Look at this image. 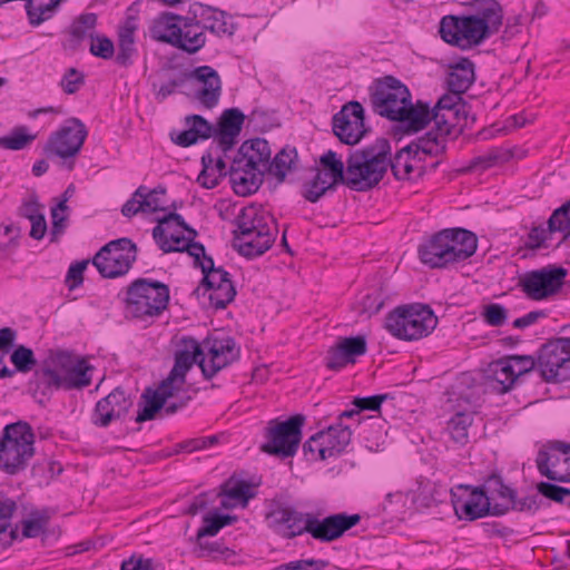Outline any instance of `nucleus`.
Returning a JSON list of instances; mask_svg holds the SVG:
<instances>
[{"mask_svg": "<svg viewBox=\"0 0 570 570\" xmlns=\"http://www.w3.org/2000/svg\"><path fill=\"white\" fill-rule=\"evenodd\" d=\"M124 302L126 317H157L168 307L169 287L159 281L137 278L127 286Z\"/></svg>", "mask_w": 570, "mask_h": 570, "instance_id": "423d86ee", "label": "nucleus"}, {"mask_svg": "<svg viewBox=\"0 0 570 570\" xmlns=\"http://www.w3.org/2000/svg\"><path fill=\"white\" fill-rule=\"evenodd\" d=\"M439 32L446 43L461 49L478 46L493 35L483 20L472 14L444 16L440 21Z\"/></svg>", "mask_w": 570, "mask_h": 570, "instance_id": "9b49d317", "label": "nucleus"}, {"mask_svg": "<svg viewBox=\"0 0 570 570\" xmlns=\"http://www.w3.org/2000/svg\"><path fill=\"white\" fill-rule=\"evenodd\" d=\"M438 325L433 309L421 303L401 305L385 318V328L396 338L416 341L426 337Z\"/></svg>", "mask_w": 570, "mask_h": 570, "instance_id": "0eeeda50", "label": "nucleus"}, {"mask_svg": "<svg viewBox=\"0 0 570 570\" xmlns=\"http://www.w3.org/2000/svg\"><path fill=\"white\" fill-rule=\"evenodd\" d=\"M203 354L202 342L193 336H183L174 355V366L164 381L181 392L186 384L187 373L194 364L199 366Z\"/></svg>", "mask_w": 570, "mask_h": 570, "instance_id": "5701e85b", "label": "nucleus"}, {"mask_svg": "<svg viewBox=\"0 0 570 570\" xmlns=\"http://www.w3.org/2000/svg\"><path fill=\"white\" fill-rule=\"evenodd\" d=\"M131 406L130 395L126 393L125 389L117 386L96 403L91 423L97 428H108L114 421L124 419Z\"/></svg>", "mask_w": 570, "mask_h": 570, "instance_id": "b1692460", "label": "nucleus"}, {"mask_svg": "<svg viewBox=\"0 0 570 570\" xmlns=\"http://www.w3.org/2000/svg\"><path fill=\"white\" fill-rule=\"evenodd\" d=\"M237 229L233 232L237 252L247 258L266 253L275 242L276 222L263 208L247 206L235 218Z\"/></svg>", "mask_w": 570, "mask_h": 570, "instance_id": "7ed1b4c3", "label": "nucleus"}, {"mask_svg": "<svg viewBox=\"0 0 570 570\" xmlns=\"http://www.w3.org/2000/svg\"><path fill=\"white\" fill-rule=\"evenodd\" d=\"M62 471L63 468L60 462L48 458L38 460L31 468L32 476L43 479L47 482L60 475Z\"/></svg>", "mask_w": 570, "mask_h": 570, "instance_id": "69168bd1", "label": "nucleus"}, {"mask_svg": "<svg viewBox=\"0 0 570 570\" xmlns=\"http://www.w3.org/2000/svg\"><path fill=\"white\" fill-rule=\"evenodd\" d=\"M485 376L488 385L500 394L507 393L518 383L514 365L507 357L491 362Z\"/></svg>", "mask_w": 570, "mask_h": 570, "instance_id": "2f4dec72", "label": "nucleus"}, {"mask_svg": "<svg viewBox=\"0 0 570 570\" xmlns=\"http://www.w3.org/2000/svg\"><path fill=\"white\" fill-rule=\"evenodd\" d=\"M178 390L166 381H161L156 389L146 387L140 395L139 410L136 422L142 423L155 420L157 414L163 413L166 401L178 396Z\"/></svg>", "mask_w": 570, "mask_h": 570, "instance_id": "cd10ccee", "label": "nucleus"}, {"mask_svg": "<svg viewBox=\"0 0 570 570\" xmlns=\"http://www.w3.org/2000/svg\"><path fill=\"white\" fill-rule=\"evenodd\" d=\"M298 154L295 147L286 145L268 163L267 171L283 183L287 173L297 168Z\"/></svg>", "mask_w": 570, "mask_h": 570, "instance_id": "a19ab883", "label": "nucleus"}, {"mask_svg": "<svg viewBox=\"0 0 570 570\" xmlns=\"http://www.w3.org/2000/svg\"><path fill=\"white\" fill-rule=\"evenodd\" d=\"M36 139L26 126L14 127L9 135L0 137V147L8 150H22Z\"/></svg>", "mask_w": 570, "mask_h": 570, "instance_id": "13d9d810", "label": "nucleus"}, {"mask_svg": "<svg viewBox=\"0 0 570 570\" xmlns=\"http://www.w3.org/2000/svg\"><path fill=\"white\" fill-rule=\"evenodd\" d=\"M137 245L127 237L110 240L94 256L91 263L104 278L126 275L137 259Z\"/></svg>", "mask_w": 570, "mask_h": 570, "instance_id": "ddd939ff", "label": "nucleus"}, {"mask_svg": "<svg viewBox=\"0 0 570 570\" xmlns=\"http://www.w3.org/2000/svg\"><path fill=\"white\" fill-rule=\"evenodd\" d=\"M246 116L238 108L225 109L215 125V141L227 157V153L236 145Z\"/></svg>", "mask_w": 570, "mask_h": 570, "instance_id": "c756f323", "label": "nucleus"}, {"mask_svg": "<svg viewBox=\"0 0 570 570\" xmlns=\"http://www.w3.org/2000/svg\"><path fill=\"white\" fill-rule=\"evenodd\" d=\"M181 29L180 43H177L176 48L188 53H196L205 46L206 35L193 14L188 13L185 17Z\"/></svg>", "mask_w": 570, "mask_h": 570, "instance_id": "e433bc0d", "label": "nucleus"}, {"mask_svg": "<svg viewBox=\"0 0 570 570\" xmlns=\"http://www.w3.org/2000/svg\"><path fill=\"white\" fill-rule=\"evenodd\" d=\"M189 80L199 87L194 90L195 99L206 109L215 108L222 96V80L218 72L210 66H199L189 71Z\"/></svg>", "mask_w": 570, "mask_h": 570, "instance_id": "a878e982", "label": "nucleus"}, {"mask_svg": "<svg viewBox=\"0 0 570 570\" xmlns=\"http://www.w3.org/2000/svg\"><path fill=\"white\" fill-rule=\"evenodd\" d=\"M137 26L134 18H128L118 32V52L116 55V62L121 67H129L134 63V57L138 55L135 46V32Z\"/></svg>", "mask_w": 570, "mask_h": 570, "instance_id": "f704fd0d", "label": "nucleus"}, {"mask_svg": "<svg viewBox=\"0 0 570 570\" xmlns=\"http://www.w3.org/2000/svg\"><path fill=\"white\" fill-rule=\"evenodd\" d=\"M194 554L197 558H210L214 561H225L234 563V558L236 557V552L226 547L220 541L208 542L200 539V541H194Z\"/></svg>", "mask_w": 570, "mask_h": 570, "instance_id": "a18cd8bd", "label": "nucleus"}, {"mask_svg": "<svg viewBox=\"0 0 570 570\" xmlns=\"http://www.w3.org/2000/svg\"><path fill=\"white\" fill-rule=\"evenodd\" d=\"M352 440V425L336 422L327 429L318 431L302 445L306 461H324L342 454Z\"/></svg>", "mask_w": 570, "mask_h": 570, "instance_id": "f8f14e48", "label": "nucleus"}, {"mask_svg": "<svg viewBox=\"0 0 570 570\" xmlns=\"http://www.w3.org/2000/svg\"><path fill=\"white\" fill-rule=\"evenodd\" d=\"M10 361L14 365L16 371L20 373L30 372L37 364L33 351L24 345H19L13 350Z\"/></svg>", "mask_w": 570, "mask_h": 570, "instance_id": "680f3d73", "label": "nucleus"}, {"mask_svg": "<svg viewBox=\"0 0 570 570\" xmlns=\"http://www.w3.org/2000/svg\"><path fill=\"white\" fill-rule=\"evenodd\" d=\"M411 98L407 86L391 75L374 79L368 87V101L373 112L391 121L397 119L402 107L410 104Z\"/></svg>", "mask_w": 570, "mask_h": 570, "instance_id": "1a4fd4ad", "label": "nucleus"}, {"mask_svg": "<svg viewBox=\"0 0 570 570\" xmlns=\"http://www.w3.org/2000/svg\"><path fill=\"white\" fill-rule=\"evenodd\" d=\"M451 503L459 520L474 521L488 515L501 517L495 513L497 504H490L481 488L473 485H459L451 490Z\"/></svg>", "mask_w": 570, "mask_h": 570, "instance_id": "6ab92c4d", "label": "nucleus"}, {"mask_svg": "<svg viewBox=\"0 0 570 570\" xmlns=\"http://www.w3.org/2000/svg\"><path fill=\"white\" fill-rule=\"evenodd\" d=\"M365 423L370 426L368 431H363V442L365 448L372 452L381 451L385 443V433L382 431L381 421L379 420V422L375 423V421L372 420L366 421Z\"/></svg>", "mask_w": 570, "mask_h": 570, "instance_id": "0e129e2a", "label": "nucleus"}, {"mask_svg": "<svg viewBox=\"0 0 570 570\" xmlns=\"http://www.w3.org/2000/svg\"><path fill=\"white\" fill-rule=\"evenodd\" d=\"M203 357L199 368L207 381L240 357V347L232 336H207L202 341Z\"/></svg>", "mask_w": 570, "mask_h": 570, "instance_id": "2eb2a0df", "label": "nucleus"}, {"mask_svg": "<svg viewBox=\"0 0 570 570\" xmlns=\"http://www.w3.org/2000/svg\"><path fill=\"white\" fill-rule=\"evenodd\" d=\"M364 108L358 101H350L333 116V132L340 141L346 145H356L367 134L365 128Z\"/></svg>", "mask_w": 570, "mask_h": 570, "instance_id": "aec40b11", "label": "nucleus"}, {"mask_svg": "<svg viewBox=\"0 0 570 570\" xmlns=\"http://www.w3.org/2000/svg\"><path fill=\"white\" fill-rule=\"evenodd\" d=\"M161 250L165 254L185 253L186 252L189 256H191L194 258V267L200 268V269H202V266L207 265L206 264L207 259H213L212 256H208L206 254L205 246L202 243L193 240L190 238H189L188 245H185L184 247H180V248H170L169 242H163Z\"/></svg>", "mask_w": 570, "mask_h": 570, "instance_id": "4d7b16f0", "label": "nucleus"}, {"mask_svg": "<svg viewBox=\"0 0 570 570\" xmlns=\"http://www.w3.org/2000/svg\"><path fill=\"white\" fill-rule=\"evenodd\" d=\"M481 316L488 325L499 327L507 322L508 309L499 303H490L483 306Z\"/></svg>", "mask_w": 570, "mask_h": 570, "instance_id": "338daca9", "label": "nucleus"}, {"mask_svg": "<svg viewBox=\"0 0 570 570\" xmlns=\"http://www.w3.org/2000/svg\"><path fill=\"white\" fill-rule=\"evenodd\" d=\"M189 14L194 16L203 29L217 37H232L236 31V26L232 21V16L218 8L210 6L194 3L189 8Z\"/></svg>", "mask_w": 570, "mask_h": 570, "instance_id": "bb28decb", "label": "nucleus"}, {"mask_svg": "<svg viewBox=\"0 0 570 570\" xmlns=\"http://www.w3.org/2000/svg\"><path fill=\"white\" fill-rule=\"evenodd\" d=\"M548 232L562 234L560 243L568 242L570 237V200L556 208L548 222Z\"/></svg>", "mask_w": 570, "mask_h": 570, "instance_id": "864d4df0", "label": "nucleus"}, {"mask_svg": "<svg viewBox=\"0 0 570 570\" xmlns=\"http://www.w3.org/2000/svg\"><path fill=\"white\" fill-rule=\"evenodd\" d=\"M478 487L484 492L490 504L509 505L515 491V489L504 483L502 475L498 472L487 475L483 483Z\"/></svg>", "mask_w": 570, "mask_h": 570, "instance_id": "c9c22d12", "label": "nucleus"}, {"mask_svg": "<svg viewBox=\"0 0 570 570\" xmlns=\"http://www.w3.org/2000/svg\"><path fill=\"white\" fill-rule=\"evenodd\" d=\"M168 71L166 79L158 86L156 91V99L160 102L177 90L183 89L189 81V71L187 70H175L174 68H169Z\"/></svg>", "mask_w": 570, "mask_h": 570, "instance_id": "de8ad7c7", "label": "nucleus"}, {"mask_svg": "<svg viewBox=\"0 0 570 570\" xmlns=\"http://www.w3.org/2000/svg\"><path fill=\"white\" fill-rule=\"evenodd\" d=\"M237 521L236 515L220 513L217 510L210 511L203 517V525L197 530L195 539L190 541H200L206 537H215L218 532Z\"/></svg>", "mask_w": 570, "mask_h": 570, "instance_id": "c03bdc74", "label": "nucleus"}, {"mask_svg": "<svg viewBox=\"0 0 570 570\" xmlns=\"http://www.w3.org/2000/svg\"><path fill=\"white\" fill-rule=\"evenodd\" d=\"M328 564L327 560L322 559H299L278 564L271 570H324Z\"/></svg>", "mask_w": 570, "mask_h": 570, "instance_id": "774afa93", "label": "nucleus"}, {"mask_svg": "<svg viewBox=\"0 0 570 570\" xmlns=\"http://www.w3.org/2000/svg\"><path fill=\"white\" fill-rule=\"evenodd\" d=\"M568 272L562 266L547 265L539 269L525 272L519 278L518 286L532 301H544L558 294Z\"/></svg>", "mask_w": 570, "mask_h": 570, "instance_id": "dca6fc26", "label": "nucleus"}, {"mask_svg": "<svg viewBox=\"0 0 570 570\" xmlns=\"http://www.w3.org/2000/svg\"><path fill=\"white\" fill-rule=\"evenodd\" d=\"M392 127L394 138L401 139L404 135H413L424 129L431 121L435 122L432 108L425 101H412L402 107L397 119L393 120Z\"/></svg>", "mask_w": 570, "mask_h": 570, "instance_id": "393cba45", "label": "nucleus"}, {"mask_svg": "<svg viewBox=\"0 0 570 570\" xmlns=\"http://www.w3.org/2000/svg\"><path fill=\"white\" fill-rule=\"evenodd\" d=\"M29 390L35 397L41 396L50 399L52 392L60 390V374L56 364V351L50 350L46 358H43L33 372L29 381Z\"/></svg>", "mask_w": 570, "mask_h": 570, "instance_id": "c85d7f7f", "label": "nucleus"}, {"mask_svg": "<svg viewBox=\"0 0 570 570\" xmlns=\"http://www.w3.org/2000/svg\"><path fill=\"white\" fill-rule=\"evenodd\" d=\"M538 372L546 383L570 381V337L548 340L537 352Z\"/></svg>", "mask_w": 570, "mask_h": 570, "instance_id": "4468645a", "label": "nucleus"}, {"mask_svg": "<svg viewBox=\"0 0 570 570\" xmlns=\"http://www.w3.org/2000/svg\"><path fill=\"white\" fill-rule=\"evenodd\" d=\"M539 495V493H535L527 495L522 499H518L515 490L511 503H509V505L497 504V507L494 508L495 513L504 515L511 510L518 512L535 513L540 509L542 503V500Z\"/></svg>", "mask_w": 570, "mask_h": 570, "instance_id": "5fc2aeb1", "label": "nucleus"}, {"mask_svg": "<svg viewBox=\"0 0 570 570\" xmlns=\"http://www.w3.org/2000/svg\"><path fill=\"white\" fill-rule=\"evenodd\" d=\"M464 108L465 101L461 98V94L443 95L432 108L438 130L453 134L455 126L451 122V114H453V110L454 112H464Z\"/></svg>", "mask_w": 570, "mask_h": 570, "instance_id": "7c9ffc66", "label": "nucleus"}, {"mask_svg": "<svg viewBox=\"0 0 570 570\" xmlns=\"http://www.w3.org/2000/svg\"><path fill=\"white\" fill-rule=\"evenodd\" d=\"M450 69L446 78L450 92H465L475 80L474 63L469 58H460Z\"/></svg>", "mask_w": 570, "mask_h": 570, "instance_id": "72a5a7b5", "label": "nucleus"}, {"mask_svg": "<svg viewBox=\"0 0 570 570\" xmlns=\"http://www.w3.org/2000/svg\"><path fill=\"white\" fill-rule=\"evenodd\" d=\"M222 494L246 505L249 499L256 495V492L248 481L236 479L233 475L222 485Z\"/></svg>", "mask_w": 570, "mask_h": 570, "instance_id": "49530a36", "label": "nucleus"}, {"mask_svg": "<svg viewBox=\"0 0 570 570\" xmlns=\"http://www.w3.org/2000/svg\"><path fill=\"white\" fill-rule=\"evenodd\" d=\"M228 176L234 191L245 197L259 189L263 184L264 170L257 168L253 156L242 154L240 146L232 160Z\"/></svg>", "mask_w": 570, "mask_h": 570, "instance_id": "412c9836", "label": "nucleus"}, {"mask_svg": "<svg viewBox=\"0 0 570 570\" xmlns=\"http://www.w3.org/2000/svg\"><path fill=\"white\" fill-rule=\"evenodd\" d=\"M320 164L323 167V178H331L328 184L331 187L336 190L338 185H344L348 187V174H347V165L346 161L343 163L341 158L337 157V154L333 150H327L320 158Z\"/></svg>", "mask_w": 570, "mask_h": 570, "instance_id": "4c0bfd02", "label": "nucleus"}, {"mask_svg": "<svg viewBox=\"0 0 570 570\" xmlns=\"http://www.w3.org/2000/svg\"><path fill=\"white\" fill-rule=\"evenodd\" d=\"M512 153L502 147H492L482 155L474 156L464 168L466 173H483L498 165L508 163Z\"/></svg>", "mask_w": 570, "mask_h": 570, "instance_id": "58836bf2", "label": "nucleus"}, {"mask_svg": "<svg viewBox=\"0 0 570 570\" xmlns=\"http://www.w3.org/2000/svg\"><path fill=\"white\" fill-rule=\"evenodd\" d=\"M87 137L86 125L79 118L70 117L63 126L49 136L43 151L48 157L73 158L81 150Z\"/></svg>", "mask_w": 570, "mask_h": 570, "instance_id": "f3484780", "label": "nucleus"}, {"mask_svg": "<svg viewBox=\"0 0 570 570\" xmlns=\"http://www.w3.org/2000/svg\"><path fill=\"white\" fill-rule=\"evenodd\" d=\"M387 154L390 140L385 137L351 151L346 158L348 188L365 193L379 186L387 174Z\"/></svg>", "mask_w": 570, "mask_h": 570, "instance_id": "20e7f679", "label": "nucleus"}, {"mask_svg": "<svg viewBox=\"0 0 570 570\" xmlns=\"http://www.w3.org/2000/svg\"><path fill=\"white\" fill-rule=\"evenodd\" d=\"M328 181L323 178V173L317 169L315 176L302 184L301 195L309 203H317L327 193H334Z\"/></svg>", "mask_w": 570, "mask_h": 570, "instance_id": "8fccbe9b", "label": "nucleus"}, {"mask_svg": "<svg viewBox=\"0 0 570 570\" xmlns=\"http://www.w3.org/2000/svg\"><path fill=\"white\" fill-rule=\"evenodd\" d=\"M185 21L184 16L171 12L160 14L151 27V36L154 39L176 47L180 43L181 23Z\"/></svg>", "mask_w": 570, "mask_h": 570, "instance_id": "473e14b6", "label": "nucleus"}, {"mask_svg": "<svg viewBox=\"0 0 570 570\" xmlns=\"http://www.w3.org/2000/svg\"><path fill=\"white\" fill-rule=\"evenodd\" d=\"M167 188L164 185H158L149 189L145 185H140L135 190V196H139L146 213L166 212L167 207L163 205L160 196L166 195Z\"/></svg>", "mask_w": 570, "mask_h": 570, "instance_id": "3c124183", "label": "nucleus"}, {"mask_svg": "<svg viewBox=\"0 0 570 570\" xmlns=\"http://www.w3.org/2000/svg\"><path fill=\"white\" fill-rule=\"evenodd\" d=\"M539 473L553 482H570V443L554 440L547 442L537 453Z\"/></svg>", "mask_w": 570, "mask_h": 570, "instance_id": "a211bd4d", "label": "nucleus"}, {"mask_svg": "<svg viewBox=\"0 0 570 570\" xmlns=\"http://www.w3.org/2000/svg\"><path fill=\"white\" fill-rule=\"evenodd\" d=\"M206 264L202 266L203 278L193 296L198 301L206 298L215 311L225 309L237 294L232 276L224 267H216L214 259H207Z\"/></svg>", "mask_w": 570, "mask_h": 570, "instance_id": "9d476101", "label": "nucleus"}, {"mask_svg": "<svg viewBox=\"0 0 570 570\" xmlns=\"http://www.w3.org/2000/svg\"><path fill=\"white\" fill-rule=\"evenodd\" d=\"M411 146L409 144L400 148L394 155H392V148L390 147V154L386 156L387 170L391 169L396 180H411L413 179V164L411 163Z\"/></svg>", "mask_w": 570, "mask_h": 570, "instance_id": "37998d69", "label": "nucleus"}, {"mask_svg": "<svg viewBox=\"0 0 570 570\" xmlns=\"http://www.w3.org/2000/svg\"><path fill=\"white\" fill-rule=\"evenodd\" d=\"M472 423L473 415L471 413H455L448 422V431L451 439L460 445H465L469 442V428Z\"/></svg>", "mask_w": 570, "mask_h": 570, "instance_id": "09e8293b", "label": "nucleus"}, {"mask_svg": "<svg viewBox=\"0 0 570 570\" xmlns=\"http://www.w3.org/2000/svg\"><path fill=\"white\" fill-rule=\"evenodd\" d=\"M450 135L438 130L435 125L432 130L413 139L410 144L428 157H439L445 154L446 137Z\"/></svg>", "mask_w": 570, "mask_h": 570, "instance_id": "ea45409f", "label": "nucleus"}, {"mask_svg": "<svg viewBox=\"0 0 570 570\" xmlns=\"http://www.w3.org/2000/svg\"><path fill=\"white\" fill-rule=\"evenodd\" d=\"M446 490L444 488L436 487V484L431 482H426V484L420 485L415 501L419 502L422 507L430 508L432 505H436L439 502H442Z\"/></svg>", "mask_w": 570, "mask_h": 570, "instance_id": "e2e57ef3", "label": "nucleus"}, {"mask_svg": "<svg viewBox=\"0 0 570 570\" xmlns=\"http://www.w3.org/2000/svg\"><path fill=\"white\" fill-rule=\"evenodd\" d=\"M265 522L274 533L283 539H294L308 533L314 540L330 543L342 538L361 521L357 513L340 512L318 518L311 512L298 511L282 498H273L265 502Z\"/></svg>", "mask_w": 570, "mask_h": 570, "instance_id": "f257e3e1", "label": "nucleus"}, {"mask_svg": "<svg viewBox=\"0 0 570 570\" xmlns=\"http://www.w3.org/2000/svg\"><path fill=\"white\" fill-rule=\"evenodd\" d=\"M478 249L476 235L462 227L441 229L417 247L420 261L433 269H448L468 261Z\"/></svg>", "mask_w": 570, "mask_h": 570, "instance_id": "f03ea898", "label": "nucleus"}, {"mask_svg": "<svg viewBox=\"0 0 570 570\" xmlns=\"http://www.w3.org/2000/svg\"><path fill=\"white\" fill-rule=\"evenodd\" d=\"M472 16L483 20L492 33H497L502 26L503 12L497 0H474Z\"/></svg>", "mask_w": 570, "mask_h": 570, "instance_id": "79ce46f5", "label": "nucleus"}, {"mask_svg": "<svg viewBox=\"0 0 570 570\" xmlns=\"http://www.w3.org/2000/svg\"><path fill=\"white\" fill-rule=\"evenodd\" d=\"M56 351V364L60 374V390H82L91 384L92 366L86 360L65 351Z\"/></svg>", "mask_w": 570, "mask_h": 570, "instance_id": "4be33fe9", "label": "nucleus"}, {"mask_svg": "<svg viewBox=\"0 0 570 570\" xmlns=\"http://www.w3.org/2000/svg\"><path fill=\"white\" fill-rule=\"evenodd\" d=\"M36 434L27 421L4 425L0 433V470L9 475L24 471L36 454Z\"/></svg>", "mask_w": 570, "mask_h": 570, "instance_id": "39448f33", "label": "nucleus"}, {"mask_svg": "<svg viewBox=\"0 0 570 570\" xmlns=\"http://www.w3.org/2000/svg\"><path fill=\"white\" fill-rule=\"evenodd\" d=\"M170 223H175L181 229L187 225L184 217L176 212H169L168 214L158 217L157 225L153 229V237L160 249L163 242H169L164 226L169 225Z\"/></svg>", "mask_w": 570, "mask_h": 570, "instance_id": "052dcab7", "label": "nucleus"}, {"mask_svg": "<svg viewBox=\"0 0 570 570\" xmlns=\"http://www.w3.org/2000/svg\"><path fill=\"white\" fill-rule=\"evenodd\" d=\"M554 232H548V226H532L524 238H522V248L528 250H538L549 247V240Z\"/></svg>", "mask_w": 570, "mask_h": 570, "instance_id": "bf43d9fd", "label": "nucleus"}, {"mask_svg": "<svg viewBox=\"0 0 570 570\" xmlns=\"http://www.w3.org/2000/svg\"><path fill=\"white\" fill-rule=\"evenodd\" d=\"M304 423L303 414H294L286 420L276 417L268 421L264 430L265 442L261 444L259 450L279 459L295 456L302 441Z\"/></svg>", "mask_w": 570, "mask_h": 570, "instance_id": "6e6552de", "label": "nucleus"}, {"mask_svg": "<svg viewBox=\"0 0 570 570\" xmlns=\"http://www.w3.org/2000/svg\"><path fill=\"white\" fill-rule=\"evenodd\" d=\"M97 20L98 17L94 12L81 13L77 17L70 26V41L78 46L87 36L94 35L91 31L95 30Z\"/></svg>", "mask_w": 570, "mask_h": 570, "instance_id": "603ef678", "label": "nucleus"}, {"mask_svg": "<svg viewBox=\"0 0 570 570\" xmlns=\"http://www.w3.org/2000/svg\"><path fill=\"white\" fill-rule=\"evenodd\" d=\"M242 154L253 156L255 165L258 167L263 165L267 170L268 163L271 161V147L266 139L254 138L246 140L242 144Z\"/></svg>", "mask_w": 570, "mask_h": 570, "instance_id": "6e6d98bb", "label": "nucleus"}]
</instances>
